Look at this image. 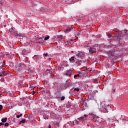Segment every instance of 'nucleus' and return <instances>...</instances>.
<instances>
[{
	"mask_svg": "<svg viewBox=\"0 0 128 128\" xmlns=\"http://www.w3.org/2000/svg\"><path fill=\"white\" fill-rule=\"evenodd\" d=\"M84 56V54L82 52H80L76 54V58L75 60H81Z\"/></svg>",
	"mask_w": 128,
	"mask_h": 128,
	"instance_id": "obj_1",
	"label": "nucleus"
},
{
	"mask_svg": "<svg viewBox=\"0 0 128 128\" xmlns=\"http://www.w3.org/2000/svg\"><path fill=\"white\" fill-rule=\"evenodd\" d=\"M107 54L108 55L109 58H110L112 60H114V58L116 57L114 52H112L110 51H108Z\"/></svg>",
	"mask_w": 128,
	"mask_h": 128,
	"instance_id": "obj_2",
	"label": "nucleus"
},
{
	"mask_svg": "<svg viewBox=\"0 0 128 128\" xmlns=\"http://www.w3.org/2000/svg\"><path fill=\"white\" fill-rule=\"evenodd\" d=\"M22 64H16V72H20L22 70Z\"/></svg>",
	"mask_w": 128,
	"mask_h": 128,
	"instance_id": "obj_3",
	"label": "nucleus"
},
{
	"mask_svg": "<svg viewBox=\"0 0 128 128\" xmlns=\"http://www.w3.org/2000/svg\"><path fill=\"white\" fill-rule=\"evenodd\" d=\"M96 52V47L95 46H93L89 48V52L90 54H94Z\"/></svg>",
	"mask_w": 128,
	"mask_h": 128,
	"instance_id": "obj_4",
	"label": "nucleus"
},
{
	"mask_svg": "<svg viewBox=\"0 0 128 128\" xmlns=\"http://www.w3.org/2000/svg\"><path fill=\"white\" fill-rule=\"evenodd\" d=\"M110 108V106L109 104H104L103 107V111L104 112H107L108 110Z\"/></svg>",
	"mask_w": 128,
	"mask_h": 128,
	"instance_id": "obj_5",
	"label": "nucleus"
},
{
	"mask_svg": "<svg viewBox=\"0 0 128 128\" xmlns=\"http://www.w3.org/2000/svg\"><path fill=\"white\" fill-rule=\"evenodd\" d=\"M122 36H114V37H113V38L114 40H118V42H120V40L122 39Z\"/></svg>",
	"mask_w": 128,
	"mask_h": 128,
	"instance_id": "obj_6",
	"label": "nucleus"
},
{
	"mask_svg": "<svg viewBox=\"0 0 128 128\" xmlns=\"http://www.w3.org/2000/svg\"><path fill=\"white\" fill-rule=\"evenodd\" d=\"M114 34L115 36H122L120 30H115Z\"/></svg>",
	"mask_w": 128,
	"mask_h": 128,
	"instance_id": "obj_7",
	"label": "nucleus"
},
{
	"mask_svg": "<svg viewBox=\"0 0 128 128\" xmlns=\"http://www.w3.org/2000/svg\"><path fill=\"white\" fill-rule=\"evenodd\" d=\"M70 80H68L66 81V82H65V84H64V87L66 88H68V87L70 86Z\"/></svg>",
	"mask_w": 128,
	"mask_h": 128,
	"instance_id": "obj_8",
	"label": "nucleus"
},
{
	"mask_svg": "<svg viewBox=\"0 0 128 128\" xmlns=\"http://www.w3.org/2000/svg\"><path fill=\"white\" fill-rule=\"evenodd\" d=\"M120 36H126L127 34V32L126 30H122L120 31Z\"/></svg>",
	"mask_w": 128,
	"mask_h": 128,
	"instance_id": "obj_9",
	"label": "nucleus"
},
{
	"mask_svg": "<svg viewBox=\"0 0 128 128\" xmlns=\"http://www.w3.org/2000/svg\"><path fill=\"white\" fill-rule=\"evenodd\" d=\"M73 30V28H67L65 30V32H70Z\"/></svg>",
	"mask_w": 128,
	"mask_h": 128,
	"instance_id": "obj_10",
	"label": "nucleus"
},
{
	"mask_svg": "<svg viewBox=\"0 0 128 128\" xmlns=\"http://www.w3.org/2000/svg\"><path fill=\"white\" fill-rule=\"evenodd\" d=\"M7 118H2V122L3 123H5L6 122H7Z\"/></svg>",
	"mask_w": 128,
	"mask_h": 128,
	"instance_id": "obj_11",
	"label": "nucleus"
},
{
	"mask_svg": "<svg viewBox=\"0 0 128 128\" xmlns=\"http://www.w3.org/2000/svg\"><path fill=\"white\" fill-rule=\"evenodd\" d=\"M76 60H77V62H77L78 64V66L80 65V64L82 63V60H80L79 59H76Z\"/></svg>",
	"mask_w": 128,
	"mask_h": 128,
	"instance_id": "obj_12",
	"label": "nucleus"
},
{
	"mask_svg": "<svg viewBox=\"0 0 128 128\" xmlns=\"http://www.w3.org/2000/svg\"><path fill=\"white\" fill-rule=\"evenodd\" d=\"M74 58H74V56H72V58H70V59H69V61L70 62H72V61L74 60Z\"/></svg>",
	"mask_w": 128,
	"mask_h": 128,
	"instance_id": "obj_13",
	"label": "nucleus"
},
{
	"mask_svg": "<svg viewBox=\"0 0 128 128\" xmlns=\"http://www.w3.org/2000/svg\"><path fill=\"white\" fill-rule=\"evenodd\" d=\"M78 120H80V121H84V117H80L79 118H78Z\"/></svg>",
	"mask_w": 128,
	"mask_h": 128,
	"instance_id": "obj_14",
	"label": "nucleus"
},
{
	"mask_svg": "<svg viewBox=\"0 0 128 128\" xmlns=\"http://www.w3.org/2000/svg\"><path fill=\"white\" fill-rule=\"evenodd\" d=\"M26 122V120H23L22 121H20V122H19V124H24Z\"/></svg>",
	"mask_w": 128,
	"mask_h": 128,
	"instance_id": "obj_15",
	"label": "nucleus"
},
{
	"mask_svg": "<svg viewBox=\"0 0 128 128\" xmlns=\"http://www.w3.org/2000/svg\"><path fill=\"white\" fill-rule=\"evenodd\" d=\"M7 73H6V71L2 72V74L1 75H3L4 76H6L7 75Z\"/></svg>",
	"mask_w": 128,
	"mask_h": 128,
	"instance_id": "obj_16",
	"label": "nucleus"
},
{
	"mask_svg": "<svg viewBox=\"0 0 128 128\" xmlns=\"http://www.w3.org/2000/svg\"><path fill=\"white\" fill-rule=\"evenodd\" d=\"M77 77H80V75L79 74H76L74 76V78H76Z\"/></svg>",
	"mask_w": 128,
	"mask_h": 128,
	"instance_id": "obj_17",
	"label": "nucleus"
},
{
	"mask_svg": "<svg viewBox=\"0 0 128 128\" xmlns=\"http://www.w3.org/2000/svg\"><path fill=\"white\" fill-rule=\"evenodd\" d=\"M0 68L2 70H4V68H6V66L2 65V66H0Z\"/></svg>",
	"mask_w": 128,
	"mask_h": 128,
	"instance_id": "obj_18",
	"label": "nucleus"
},
{
	"mask_svg": "<svg viewBox=\"0 0 128 128\" xmlns=\"http://www.w3.org/2000/svg\"><path fill=\"white\" fill-rule=\"evenodd\" d=\"M65 97L64 96H62V98H60V100L63 101L64 100Z\"/></svg>",
	"mask_w": 128,
	"mask_h": 128,
	"instance_id": "obj_19",
	"label": "nucleus"
},
{
	"mask_svg": "<svg viewBox=\"0 0 128 128\" xmlns=\"http://www.w3.org/2000/svg\"><path fill=\"white\" fill-rule=\"evenodd\" d=\"M58 38H60V40H62V35L58 36Z\"/></svg>",
	"mask_w": 128,
	"mask_h": 128,
	"instance_id": "obj_20",
	"label": "nucleus"
},
{
	"mask_svg": "<svg viewBox=\"0 0 128 128\" xmlns=\"http://www.w3.org/2000/svg\"><path fill=\"white\" fill-rule=\"evenodd\" d=\"M49 38H50V36H47L45 37V38H44V40H48L49 39Z\"/></svg>",
	"mask_w": 128,
	"mask_h": 128,
	"instance_id": "obj_21",
	"label": "nucleus"
},
{
	"mask_svg": "<svg viewBox=\"0 0 128 128\" xmlns=\"http://www.w3.org/2000/svg\"><path fill=\"white\" fill-rule=\"evenodd\" d=\"M79 90L78 88H74V90L76 91L77 92H79Z\"/></svg>",
	"mask_w": 128,
	"mask_h": 128,
	"instance_id": "obj_22",
	"label": "nucleus"
},
{
	"mask_svg": "<svg viewBox=\"0 0 128 128\" xmlns=\"http://www.w3.org/2000/svg\"><path fill=\"white\" fill-rule=\"evenodd\" d=\"M58 96H56L57 98H60L61 95H60V92H58Z\"/></svg>",
	"mask_w": 128,
	"mask_h": 128,
	"instance_id": "obj_23",
	"label": "nucleus"
},
{
	"mask_svg": "<svg viewBox=\"0 0 128 128\" xmlns=\"http://www.w3.org/2000/svg\"><path fill=\"white\" fill-rule=\"evenodd\" d=\"M4 125L5 127H7L8 126L9 124L8 123L6 122V123H5Z\"/></svg>",
	"mask_w": 128,
	"mask_h": 128,
	"instance_id": "obj_24",
	"label": "nucleus"
},
{
	"mask_svg": "<svg viewBox=\"0 0 128 128\" xmlns=\"http://www.w3.org/2000/svg\"><path fill=\"white\" fill-rule=\"evenodd\" d=\"M107 36L108 38H110V36H112V34H110L108 33L107 34Z\"/></svg>",
	"mask_w": 128,
	"mask_h": 128,
	"instance_id": "obj_25",
	"label": "nucleus"
},
{
	"mask_svg": "<svg viewBox=\"0 0 128 128\" xmlns=\"http://www.w3.org/2000/svg\"><path fill=\"white\" fill-rule=\"evenodd\" d=\"M10 32H12V33L14 32V29L12 28L10 30Z\"/></svg>",
	"mask_w": 128,
	"mask_h": 128,
	"instance_id": "obj_26",
	"label": "nucleus"
},
{
	"mask_svg": "<svg viewBox=\"0 0 128 128\" xmlns=\"http://www.w3.org/2000/svg\"><path fill=\"white\" fill-rule=\"evenodd\" d=\"M2 108H3V107L2 106V104H0V111H2Z\"/></svg>",
	"mask_w": 128,
	"mask_h": 128,
	"instance_id": "obj_27",
	"label": "nucleus"
},
{
	"mask_svg": "<svg viewBox=\"0 0 128 128\" xmlns=\"http://www.w3.org/2000/svg\"><path fill=\"white\" fill-rule=\"evenodd\" d=\"M4 125V124L3 122H0V126H2Z\"/></svg>",
	"mask_w": 128,
	"mask_h": 128,
	"instance_id": "obj_28",
	"label": "nucleus"
},
{
	"mask_svg": "<svg viewBox=\"0 0 128 128\" xmlns=\"http://www.w3.org/2000/svg\"><path fill=\"white\" fill-rule=\"evenodd\" d=\"M20 116H19V115H17V116H16V118H20Z\"/></svg>",
	"mask_w": 128,
	"mask_h": 128,
	"instance_id": "obj_29",
	"label": "nucleus"
},
{
	"mask_svg": "<svg viewBox=\"0 0 128 128\" xmlns=\"http://www.w3.org/2000/svg\"><path fill=\"white\" fill-rule=\"evenodd\" d=\"M44 56H48V54H44Z\"/></svg>",
	"mask_w": 128,
	"mask_h": 128,
	"instance_id": "obj_30",
	"label": "nucleus"
},
{
	"mask_svg": "<svg viewBox=\"0 0 128 128\" xmlns=\"http://www.w3.org/2000/svg\"><path fill=\"white\" fill-rule=\"evenodd\" d=\"M94 118H98V116H94Z\"/></svg>",
	"mask_w": 128,
	"mask_h": 128,
	"instance_id": "obj_31",
	"label": "nucleus"
},
{
	"mask_svg": "<svg viewBox=\"0 0 128 128\" xmlns=\"http://www.w3.org/2000/svg\"><path fill=\"white\" fill-rule=\"evenodd\" d=\"M88 116V115L84 114V118H86Z\"/></svg>",
	"mask_w": 128,
	"mask_h": 128,
	"instance_id": "obj_32",
	"label": "nucleus"
},
{
	"mask_svg": "<svg viewBox=\"0 0 128 128\" xmlns=\"http://www.w3.org/2000/svg\"><path fill=\"white\" fill-rule=\"evenodd\" d=\"M68 44H70V41H67Z\"/></svg>",
	"mask_w": 128,
	"mask_h": 128,
	"instance_id": "obj_33",
	"label": "nucleus"
},
{
	"mask_svg": "<svg viewBox=\"0 0 128 128\" xmlns=\"http://www.w3.org/2000/svg\"><path fill=\"white\" fill-rule=\"evenodd\" d=\"M40 10H42V11L43 12H44V10H42V9H40Z\"/></svg>",
	"mask_w": 128,
	"mask_h": 128,
	"instance_id": "obj_34",
	"label": "nucleus"
},
{
	"mask_svg": "<svg viewBox=\"0 0 128 128\" xmlns=\"http://www.w3.org/2000/svg\"><path fill=\"white\" fill-rule=\"evenodd\" d=\"M18 116H22V114H20V115H18Z\"/></svg>",
	"mask_w": 128,
	"mask_h": 128,
	"instance_id": "obj_35",
	"label": "nucleus"
},
{
	"mask_svg": "<svg viewBox=\"0 0 128 128\" xmlns=\"http://www.w3.org/2000/svg\"><path fill=\"white\" fill-rule=\"evenodd\" d=\"M79 36V34H77V35H76V37L78 36Z\"/></svg>",
	"mask_w": 128,
	"mask_h": 128,
	"instance_id": "obj_36",
	"label": "nucleus"
},
{
	"mask_svg": "<svg viewBox=\"0 0 128 128\" xmlns=\"http://www.w3.org/2000/svg\"><path fill=\"white\" fill-rule=\"evenodd\" d=\"M2 76H4L2 74H0V78L2 77Z\"/></svg>",
	"mask_w": 128,
	"mask_h": 128,
	"instance_id": "obj_37",
	"label": "nucleus"
},
{
	"mask_svg": "<svg viewBox=\"0 0 128 128\" xmlns=\"http://www.w3.org/2000/svg\"><path fill=\"white\" fill-rule=\"evenodd\" d=\"M116 92V90H113V92Z\"/></svg>",
	"mask_w": 128,
	"mask_h": 128,
	"instance_id": "obj_38",
	"label": "nucleus"
},
{
	"mask_svg": "<svg viewBox=\"0 0 128 128\" xmlns=\"http://www.w3.org/2000/svg\"><path fill=\"white\" fill-rule=\"evenodd\" d=\"M48 128H50V125H49Z\"/></svg>",
	"mask_w": 128,
	"mask_h": 128,
	"instance_id": "obj_39",
	"label": "nucleus"
},
{
	"mask_svg": "<svg viewBox=\"0 0 128 128\" xmlns=\"http://www.w3.org/2000/svg\"><path fill=\"white\" fill-rule=\"evenodd\" d=\"M73 52H74V51H72V53H73Z\"/></svg>",
	"mask_w": 128,
	"mask_h": 128,
	"instance_id": "obj_40",
	"label": "nucleus"
},
{
	"mask_svg": "<svg viewBox=\"0 0 128 128\" xmlns=\"http://www.w3.org/2000/svg\"><path fill=\"white\" fill-rule=\"evenodd\" d=\"M70 41H72V40H70Z\"/></svg>",
	"mask_w": 128,
	"mask_h": 128,
	"instance_id": "obj_41",
	"label": "nucleus"
},
{
	"mask_svg": "<svg viewBox=\"0 0 128 128\" xmlns=\"http://www.w3.org/2000/svg\"><path fill=\"white\" fill-rule=\"evenodd\" d=\"M68 74V73H66V75H67Z\"/></svg>",
	"mask_w": 128,
	"mask_h": 128,
	"instance_id": "obj_42",
	"label": "nucleus"
},
{
	"mask_svg": "<svg viewBox=\"0 0 128 128\" xmlns=\"http://www.w3.org/2000/svg\"><path fill=\"white\" fill-rule=\"evenodd\" d=\"M34 56H36V55H34Z\"/></svg>",
	"mask_w": 128,
	"mask_h": 128,
	"instance_id": "obj_43",
	"label": "nucleus"
},
{
	"mask_svg": "<svg viewBox=\"0 0 128 128\" xmlns=\"http://www.w3.org/2000/svg\"><path fill=\"white\" fill-rule=\"evenodd\" d=\"M82 72H84V70L82 71Z\"/></svg>",
	"mask_w": 128,
	"mask_h": 128,
	"instance_id": "obj_44",
	"label": "nucleus"
}]
</instances>
